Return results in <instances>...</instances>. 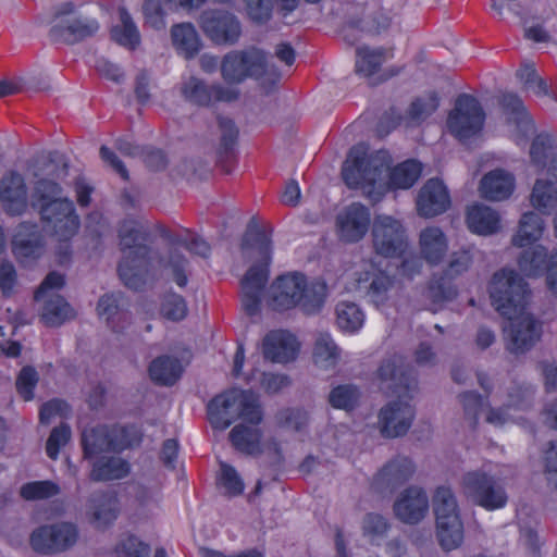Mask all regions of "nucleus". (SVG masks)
<instances>
[{
    "mask_svg": "<svg viewBox=\"0 0 557 557\" xmlns=\"http://www.w3.org/2000/svg\"><path fill=\"white\" fill-rule=\"evenodd\" d=\"M388 150L369 152L367 144L352 146L342 168V177L347 187L361 188L367 198L380 202L389 190L409 189L420 178L423 164L417 159H407L391 168Z\"/></svg>",
    "mask_w": 557,
    "mask_h": 557,
    "instance_id": "1",
    "label": "nucleus"
},
{
    "mask_svg": "<svg viewBox=\"0 0 557 557\" xmlns=\"http://www.w3.org/2000/svg\"><path fill=\"white\" fill-rule=\"evenodd\" d=\"M490 298L495 310L509 322L507 349L513 354L529 351L541 339L542 323L525 312L531 289L515 270L503 268L490 282Z\"/></svg>",
    "mask_w": 557,
    "mask_h": 557,
    "instance_id": "2",
    "label": "nucleus"
},
{
    "mask_svg": "<svg viewBox=\"0 0 557 557\" xmlns=\"http://www.w3.org/2000/svg\"><path fill=\"white\" fill-rule=\"evenodd\" d=\"M144 440L143 429L136 423L98 424L85 429L81 445L84 458L92 460L89 478L94 482L122 480L131 473V463L117 456L101 454H122L138 447Z\"/></svg>",
    "mask_w": 557,
    "mask_h": 557,
    "instance_id": "3",
    "label": "nucleus"
},
{
    "mask_svg": "<svg viewBox=\"0 0 557 557\" xmlns=\"http://www.w3.org/2000/svg\"><path fill=\"white\" fill-rule=\"evenodd\" d=\"M60 183L51 178H39L34 183L30 206L38 213L44 227L59 242L55 248L57 262L66 265L72 260V239L81 228V218L75 203L63 197Z\"/></svg>",
    "mask_w": 557,
    "mask_h": 557,
    "instance_id": "4",
    "label": "nucleus"
},
{
    "mask_svg": "<svg viewBox=\"0 0 557 557\" xmlns=\"http://www.w3.org/2000/svg\"><path fill=\"white\" fill-rule=\"evenodd\" d=\"M376 374L382 384H386L384 388L387 394L397 397L380 410V432L386 438L403 436L409 431L416 416L411 405L418 385L414 370L405 364L401 356H393L382 361Z\"/></svg>",
    "mask_w": 557,
    "mask_h": 557,
    "instance_id": "5",
    "label": "nucleus"
},
{
    "mask_svg": "<svg viewBox=\"0 0 557 557\" xmlns=\"http://www.w3.org/2000/svg\"><path fill=\"white\" fill-rule=\"evenodd\" d=\"M148 237L147 230L135 220H124L119 228L122 259L117 274L126 287L137 292L147 285L152 268V250L144 243Z\"/></svg>",
    "mask_w": 557,
    "mask_h": 557,
    "instance_id": "6",
    "label": "nucleus"
},
{
    "mask_svg": "<svg viewBox=\"0 0 557 557\" xmlns=\"http://www.w3.org/2000/svg\"><path fill=\"white\" fill-rule=\"evenodd\" d=\"M242 249H256L260 256V262L251 265L240 282L242 308L247 315L255 317L260 312L263 292L269 281L272 261L271 233L257 224H249L242 240Z\"/></svg>",
    "mask_w": 557,
    "mask_h": 557,
    "instance_id": "7",
    "label": "nucleus"
},
{
    "mask_svg": "<svg viewBox=\"0 0 557 557\" xmlns=\"http://www.w3.org/2000/svg\"><path fill=\"white\" fill-rule=\"evenodd\" d=\"M327 285L322 280L308 282L300 272H289L275 278L271 286V304L276 311L299 307L306 314H315L324 306Z\"/></svg>",
    "mask_w": 557,
    "mask_h": 557,
    "instance_id": "8",
    "label": "nucleus"
},
{
    "mask_svg": "<svg viewBox=\"0 0 557 557\" xmlns=\"http://www.w3.org/2000/svg\"><path fill=\"white\" fill-rule=\"evenodd\" d=\"M530 158L546 175L535 181L530 201L537 211L547 214L557 206V135L539 133L531 143Z\"/></svg>",
    "mask_w": 557,
    "mask_h": 557,
    "instance_id": "9",
    "label": "nucleus"
},
{
    "mask_svg": "<svg viewBox=\"0 0 557 557\" xmlns=\"http://www.w3.org/2000/svg\"><path fill=\"white\" fill-rule=\"evenodd\" d=\"M220 71L227 84H242L253 78L262 87L273 88L281 79V72L269 63L268 53L256 46L227 52L221 60Z\"/></svg>",
    "mask_w": 557,
    "mask_h": 557,
    "instance_id": "10",
    "label": "nucleus"
},
{
    "mask_svg": "<svg viewBox=\"0 0 557 557\" xmlns=\"http://www.w3.org/2000/svg\"><path fill=\"white\" fill-rule=\"evenodd\" d=\"M207 416L211 426L224 431L237 420L249 424H260L262 408L257 398L248 391L231 388L210 399Z\"/></svg>",
    "mask_w": 557,
    "mask_h": 557,
    "instance_id": "11",
    "label": "nucleus"
},
{
    "mask_svg": "<svg viewBox=\"0 0 557 557\" xmlns=\"http://www.w3.org/2000/svg\"><path fill=\"white\" fill-rule=\"evenodd\" d=\"M436 536L444 550H453L463 542V523L456 497L448 486H438L433 495Z\"/></svg>",
    "mask_w": 557,
    "mask_h": 557,
    "instance_id": "12",
    "label": "nucleus"
},
{
    "mask_svg": "<svg viewBox=\"0 0 557 557\" xmlns=\"http://www.w3.org/2000/svg\"><path fill=\"white\" fill-rule=\"evenodd\" d=\"M485 122V112L480 101L472 95L460 94L447 116L449 133L460 141L478 135Z\"/></svg>",
    "mask_w": 557,
    "mask_h": 557,
    "instance_id": "13",
    "label": "nucleus"
},
{
    "mask_svg": "<svg viewBox=\"0 0 557 557\" xmlns=\"http://www.w3.org/2000/svg\"><path fill=\"white\" fill-rule=\"evenodd\" d=\"M462 487L467 497L487 511L502 509L507 505L508 496L504 486L485 472H467L462 478Z\"/></svg>",
    "mask_w": 557,
    "mask_h": 557,
    "instance_id": "14",
    "label": "nucleus"
},
{
    "mask_svg": "<svg viewBox=\"0 0 557 557\" xmlns=\"http://www.w3.org/2000/svg\"><path fill=\"white\" fill-rule=\"evenodd\" d=\"M473 262L470 249L461 248L449 255L448 262L443 272L429 285L430 299L434 305L450 301L458 295L453 281L466 273Z\"/></svg>",
    "mask_w": 557,
    "mask_h": 557,
    "instance_id": "15",
    "label": "nucleus"
},
{
    "mask_svg": "<svg viewBox=\"0 0 557 557\" xmlns=\"http://www.w3.org/2000/svg\"><path fill=\"white\" fill-rule=\"evenodd\" d=\"M372 242L377 255L401 258L408 248L406 230L400 221L389 215H377L372 225Z\"/></svg>",
    "mask_w": 557,
    "mask_h": 557,
    "instance_id": "16",
    "label": "nucleus"
},
{
    "mask_svg": "<svg viewBox=\"0 0 557 557\" xmlns=\"http://www.w3.org/2000/svg\"><path fill=\"white\" fill-rule=\"evenodd\" d=\"M199 26L205 36L215 45H235L242 36L239 20L226 10L202 11L199 16Z\"/></svg>",
    "mask_w": 557,
    "mask_h": 557,
    "instance_id": "17",
    "label": "nucleus"
},
{
    "mask_svg": "<svg viewBox=\"0 0 557 557\" xmlns=\"http://www.w3.org/2000/svg\"><path fill=\"white\" fill-rule=\"evenodd\" d=\"M78 529L72 522H59L41 525L30 534L33 549L41 554L62 553L75 545Z\"/></svg>",
    "mask_w": 557,
    "mask_h": 557,
    "instance_id": "18",
    "label": "nucleus"
},
{
    "mask_svg": "<svg viewBox=\"0 0 557 557\" xmlns=\"http://www.w3.org/2000/svg\"><path fill=\"white\" fill-rule=\"evenodd\" d=\"M518 267L529 277H540L545 273L547 288L557 297V247L548 255L544 246L533 245L520 253Z\"/></svg>",
    "mask_w": 557,
    "mask_h": 557,
    "instance_id": "19",
    "label": "nucleus"
},
{
    "mask_svg": "<svg viewBox=\"0 0 557 557\" xmlns=\"http://www.w3.org/2000/svg\"><path fill=\"white\" fill-rule=\"evenodd\" d=\"M335 224L338 238L342 242L358 243L369 232L371 211L361 202H351L337 214Z\"/></svg>",
    "mask_w": 557,
    "mask_h": 557,
    "instance_id": "20",
    "label": "nucleus"
},
{
    "mask_svg": "<svg viewBox=\"0 0 557 557\" xmlns=\"http://www.w3.org/2000/svg\"><path fill=\"white\" fill-rule=\"evenodd\" d=\"M11 247L18 263L25 265L37 261L45 251V239L38 224L20 222L12 236Z\"/></svg>",
    "mask_w": 557,
    "mask_h": 557,
    "instance_id": "21",
    "label": "nucleus"
},
{
    "mask_svg": "<svg viewBox=\"0 0 557 557\" xmlns=\"http://www.w3.org/2000/svg\"><path fill=\"white\" fill-rule=\"evenodd\" d=\"M0 203L8 216H22L27 212L28 187L24 176L15 170L8 171L0 180Z\"/></svg>",
    "mask_w": 557,
    "mask_h": 557,
    "instance_id": "22",
    "label": "nucleus"
},
{
    "mask_svg": "<svg viewBox=\"0 0 557 557\" xmlns=\"http://www.w3.org/2000/svg\"><path fill=\"white\" fill-rule=\"evenodd\" d=\"M416 472V463L406 456L388 460L372 478L371 487L379 493H393L409 481Z\"/></svg>",
    "mask_w": 557,
    "mask_h": 557,
    "instance_id": "23",
    "label": "nucleus"
},
{
    "mask_svg": "<svg viewBox=\"0 0 557 557\" xmlns=\"http://www.w3.org/2000/svg\"><path fill=\"white\" fill-rule=\"evenodd\" d=\"M450 195L438 177L428 180L417 196V212L422 218H434L446 212L450 207Z\"/></svg>",
    "mask_w": 557,
    "mask_h": 557,
    "instance_id": "24",
    "label": "nucleus"
},
{
    "mask_svg": "<svg viewBox=\"0 0 557 557\" xmlns=\"http://www.w3.org/2000/svg\"><path fill=\"white\" fill-rule=\"evenodd\" d=\"M99 28L97 18L78 15L61 20L50 28L49 36L53 41L74 45L95 36Z\"/></svg>",
    "mask_w": 557,
    "mask_h": 557,
    "instance_id": "25",
    "label": "nucleus"
},
{
    "mask_svg": "<svg viewBox=\"0 0 557 557\" xmlns=\"http://www.w3.org/2000/svg\"><path fill=\"white\" fill-rule=\"evenodd\" d=\"M186 100L200 107H209L213 102H232L238 99L239 91L222 85H207L203 81L191 77L182 88Z\"/></svg>",
    "mask_w": 557,
    "mask_h": 557,
    "instance_id": "26",
    "label": "nucleus"
},
{
    "mask_svg": "<svg viewBox=\"0 0 557 557\" xmlns=\"http://www.w3.org/2000/svg\"><path fill=\"white\" fill-rule=\"evenodd\" d=\"M300 350L297 337L285 330L270 331L262 341V352L267 360L275 363L294 361Z\"/></svg>",
    "mask_w": 557,
    "mask_h": 557,
    "instance_id": "27",
    "label": "nucleus"
},
{
    "mask_svg": "<svg viewBox=\"0 0 557 557\" xmlns=\"http://www.w3.org/2000/svg\"><path fill=\"white\" fill-rule=\"evenodd\" d=\"M393 509L401 522L417 524L429 511L428 495L421 487L409 486L396 499Z\"/></svg>",
    "mask_w": 557,
    "mask_h": 557,
    "instance_id": "28",
    "label": "nucleus"
},
{
    "mask_svg": "<svg viewBox=\"0 0 557 557\" xmlns=\"http://www.w3.org/2000/svg\"><path fill=\"white\" fill-rule=\"evenodd\" d=\"M90 523L97 529L104 530L117 519L120 500L113 491H98L90 497Z\"/></svg>",
    "mask_w": 557,
    "mask_h": 557,
    "instance_id": "29",
    "label": "nucleus"
},
{
    "mask_svg": "<svg viewBox=\"0 0 557 557\" xmlns=\"http://www.w3.org/2000/svg\"><path fill=\"white\" fill-rule=\"evenodd\" d=\"M394 280L383 271H366L357 280V288L364 293V297L376 308L384 306L388 300L389 290Z\"/></svg>",
    "mask_w": 557,
    "mask_h": 557,
    "instance_id": "30",
    "label": "nucleus"
},
{
    "mask_svg": "<svg viewBox=\"0 0 557 557\" xmlns=\"http://www.w3.org/2000/svg\"><path fill=\"white\" fill-rule=\"evenodd\" d=\"M516 189V177L504 169H495L483 175L480 182L481 196L490 201L508 199Z\"/></svg>",
    "mask_w": 557,
    "mask_h": 557,
    "instance_id": "31",
    "label": "nucleus"
},
{
    "mask_svg": "<svg viewBox=\"0 0 557 557\" xmlns=\"http://www.w3.org/2000/svg\"><path fill=\"white\" fill-rule=\"evenodd\" d=\"M218 124L222 134L216 149V163L224 173L230 174L236 157L235 148L239 131L235 122L230 117L219 115Z\"/></svg>",
    "mask_w": 557,
    "mask_h": 557,
    "instance_id": "32",
    "label": "nucleus"
},
{
    "mask_svg": "<svg viewBox=\"0 0 557 557\" xmlns=\"http://www.w3.org/2000/svg\"><path fill=\"white\" fill-rule=\"evenodd\" d=\"M466 223L472 234L488 236L500 230V215L485 205L474 203L467 208Z\"/></svg>",
    "mask_w": 557,
    "mask_h": 557,
    "instance_id": "33",
    "label": "nucleus"
},
{
    "mask_svg": "<svg viewBox=\"0 0 557 557\" xmlns=\"http://www.w3.org/2000/svg\"><path fill=\"white\" fill-rule=\"evenodd\" d=\"M228 441L236 451L247 456H256L262 451V431L259 424H236L228 433Z\"/></svg>",
    "mask_w": 557,
    "mask_h": 557,
    "instance_id": "34",
    "label": "nucleus"
},
{
    "mask_svg": "<svg viewBox=\"0 0 557 557\" xmlns=\"http://www.w3.org/2000/svg\"><path fill=\"white\" fill-rule=\"evenodd\" d=\"M476 379L479 385L486 393L485 397L475 391H467L459 395L465 414L470 420L473 429L478 426L481 412L488 405V396L492 392V383L487 373L479 371L476 372Z\"/></svg>",
    "mask_w": 557,
    "mask_h": 557,
    "instance_id": "35",
    "label": "nucleus"
},
{
    "mask_svg": "<svg viewBox=\"0 0 557 557\" xmlns=\"http://www.w3.org/2000/svg\"><path fill=\"white\" fill-rule=\"evenodd\" d=\"M120 23L113 25L110 29L111 39L119 46L128 50H136L140 42L141 36L133 16L125 7L117 8Z\"/></svg>",
    "mask_w": 557,
    "mask_h": 557,
    "instance_id": "36",
    "label": "nucleus"
},
{
    "mask_svg": "<svg viewBox=\"0 0 557 557\" xmlns=\"http://www.w3.org/2000/svg\"><path fill=\"white\" fill-rule=\"evenodd\" d=\"M419 243L421 253L429 264L437 265L443 261L448 249V243L440 227L430 226L422 230Z\"/></svg>",
    "mask_w": 557,
    "mask_h": 557,
    "instance_id": "37",
    "label": "nucleus"
},
{
    "mask_svg": "<svg viewBox=\"0 0 557 557\" xmlns=\"http://www.w3.org/2000/svg\"><path fill=\"white\" fill-rule=\"evenodd\" d=\"M148 371L153 383L172 386L180 380L183 368L177 358L164 355L153 359Z\"/></svg>",
    "mask_w": 557,
    "mask_h": 557,
    "instance_id": "38",
    "label": "nucleus"
},
{
    "mask_svg": "<svg viewBox=\"0 0 557 557\" xmlns=\"http://www.w3.org/2000/svg\"><path fill=\"white\" fill-rule=\"evenodd\" d=\"M97 312L100 318H104L108 326L114 333H123L129 324V313L120 311L117 296L113 293L104 294L98 300Z\"/></svg>",
    "mask_w": 557,
    "mask_h": 557,
    "instance_id": "39",
    "label": "nucleus"
},
{
    "mask_svg": "<svg viewBox=\"0 0 557 557\" xmlns=\"http://www.w3.org/2000/svg\"><path fill=\"white\" fill-rule=\"evenodd\" d=\"M172 42L186 59L194 58L201 48L200 38L191 23L175 24L171 28Z\"/></svg>",
    "mask_w": 557,
    "mask_h": 557,
    "instance_id": "40",
    "label": "nucleus"
},
{
    "mask_svg": "<svg viewBox=\"0 0 557 557\" xmlns=\"http://www.w3.org/2000/svg\"><path fill=\"white\" fill-rule=\"evenodd\" d=\"M544 222L533 211L522 214L517 233L512 236V245L519 248L533 245L543 235Z\"/></svg>",
    "mask_w": 557,
    "mask_h": 557,
    "instance_id": "41",
    "label": "nucleus"
},
{
    "mask_svg": "<svg viewBox=\"0 0 557 557\" xmlns=\"http://www.w3.org/2000/svg\"><path fill=\"white\" fill-rule=\"evenodd\" d=\"M339 357V348L331 334L327 332L320 333L313 345L312 359L314 364L325 370L332 369L337 364Z\"/></svg>",
    "mask_w": 557,
    "mask_h": 557,
    "instance_id": "42",
    "label": "nucleus"
},
{
    "mask_svg": "<svg viewBox=\"0 0 557 557\" xmlns=\"http://www.w3.org/2000/svg\"><path fill=\"white\" fill-rule=\"evenodd\" d=\"M386 58L387 50L384 48L359 47L356 50V73L370 78L380 71Z\"/></svg>",
    "mask_w": 557,
    "mask_h": 557,
    "instance_id": "43",
    "label": "nucleus"
},
{
    "mask_svg": "<svg viewBox=\"0 0 557 557\" xmlns=\"http://www.w3.org/2000/svg\"><path fill=\"white\" fill-rule=\"evenodd\" d=\"M75 317V312L66 299L60 295L49 298L42 308L40 320L46 326H60Z\"/></svg>",
    "mask_w": 557,
    "mask_h": 557,
    "instance_id": "44",
    "label": "nucleus"
},
{
    "mask_svg": "<svg viewBox=\"0 0 557 557\" xmlns=\"http://www.w3.org/2000/svg\"><path fill=\"white\" fill-rule=\"evenodd\" d=\"M172 3L169 0H145L141 12L145 26L153 30H164L168 26V15Z\"/></svg>",
    "mask_w": 557,
    "mask_h": 557,
    "instance_id": "45",
    "label": "nucleus"
},
{
    "mask_svg": "<svg viewBox=\"0 0 557 557\" xmlns=\"http://www.w3.org/2000/svg\"><path fill=\"white\" fill-rule=\"evenodd\" d=\"M499 104L510 123L517 126H533V121L517 94L504 92L499 98Z\"/></svg>",
    "mask_w": 557,
    "mask_h": 557,
    "instance_id": "46",
    "label": "nucleus"
},
{
    "mask_svg": "<svg viewBox=\"0 0 557 557\" xmlns=\"http://www.w3.org/2000/svg\"><path fill=\"white\" fill-rule=\"evenodd\" d=\"M114 550L117 557H149L151 553L150 545L134 534L122 537ZM153 557H166L165 549L157 548Z\"/></svg>",
    "mask_w": 557,
    "mask_h": 557,
    "instance_id": "47",
    "label": "nucleus"
},
{
    "mask_svg": "<svg viewBox=\"0 0 557 557\" xmlns=\"http://www.w3.org/2000/svg\"><path fill=\"white\" fill-rule=\"evenodd\" d=\"M336 322L341 330L354 333L363 325L364 313L355 302L341 301L336 306Z\"/></svg>",
    "mask_w": 557,
    "mask_h": 557,
    "instance_id": "48",
    "label": "nucleus"
},
{
    "mask_svg": "<svg viewBox=\"0 0 557 557\" xmlns=\"http://www.w3.org/2000/svg\"><path fill=\"white\" fill-rule=\"evenodd\" d=\"M440 107V97L435 90L426 92L423 97H417L407 110V116L412 122H422L433 114Z\"/></svg>",
    "mask_w": 557,
    "mask_h": 557,
    "instance_id": "49",
    "label": "nucleus"
},
{
    "mask_svg": "<svg viewBox=\"0 0 557 557\" xmlns=\"http://www.w3.org/2000/svg\"><path fill=\"white\" fill-rule=\"evenodd\" d=\"M216 484L224 490L228 497H236L244 493L245 483L235 467L221 462Z\"/></svg>",
    "mask_w": 557,
    "mask_h": 557,
    "instance_id": "50",
    "label": "nucleus"
},
{
    "mask_svg": "<svg viewBox=\"0 0 557 557\" xmlns=\"http://www.w3.org/2000/svg\"><path fill=\"white\" fill-rule=\"evenodd\" d=\"M359 400V389L351 384H341L332 388L329 403L335 409L352 410Z\"/></svg>",
    "mask_w": 557,
    "mask_h": 557,
    "instance_id": "51",
    "label": "nucleus"
},
{
    "mask_svg": "<svg viewBox=\"0 0 557 557\" xmlns=\"http://www.w3.org/2000/svg\"><path fill=\"white\" fill-rule=\"evenodd\" d=\"M60 493V486L50 480L27 482L21 486L20 495L25 500H41Z\"/></svg>",
    "mask_w": 557,
    "mask_h": 557,
    "instance_id": "52",
    "label": "nucleus"
},
{
    "mask_svg": "<svg viewBox=\"0 0 557 557\" xmlns=\"http://www.w3.org/2000/svg\"><path fill=\"white\" fill-rule=\"evenodd\" d=\"M160 313L164 319L173 322L184 320L188 313L185 298L172 292L165 294L161 301Z\"/></svg>",
    "mask_w": 557,
    "mask_h": 557,
    "instance_id": "53",
    "label": "nucleus"
},
{
    "mask_svg": "<svg viewBox=\"0 0 557 557\" xmlns=\"http://www.w3.org/2000/svg\"><path fill=\"white\" fill-rule=\"evenodd\" d=\"M71 428L66 423L53 428L46 443L47 456L57 460L62 447H64L71 440Z\"/></svg>",
    "mask_w": 557,
    "mask_h": 557,
    "instance_id": "54",
    "label": "nucleus"
},
{
    "mask_svg": "<svg viewBox=\"0 0 557 557\" xmlns=\"http://www.w3.org/2000/svg\"><path fill=\"white\" fill-rule=\"evenodd\" d=\"M543 472L547 485L557 491V441H550L542 453Z\"/></svg>",
    "mask_w": 557,
    "mask_h": 557,
    "instance_id": "55",
    "label": "nucleus"
},
{
    "mask_svg": "<svg viewBox=\"0 0 557 557\" xmlns=\"http://www.w3.org/2000/svg\"><path fill=\"white\" fill-rule=\"evenodd\" d=\"M517 77L527 88L532 89L535 95H548V86L543 78L537 76L536 70L533 64H523L517 71Z\"/></svg>",
    "mask_w": 557,
    "mask_h": 557,
    "instance_id": "56",
    "label": "nucleus"
},
{
    "mask_svg": "<svg viewBox=\"0 0 557 557\" xmlns=\"http://www.w3.org/2000/svg\"><path fill=\"white\" fill-rule=\"evenodd\" d=\"M278 425L294 431H301L309 421L308 412L302 408H286L277 413Z\"/></svg>",
    "mask_w": 557,
    "mask_h": 557,
    "instance_id": "57",
    "label": "nucleus"
},
{
    "mask_svg": "<svg viewBox=\"0 0 557 557\" xmlns=\"http://www.w3.org/2000/svg\"><path fill=\"white\" fill-rule=\"evenodd\" d=\"M38 383V373L30 366L23 367L16 379V391L20 396L29 401L34 398V391Z\"/></svg>",
    "mask_w": 557,
    "mask_h": 557,
    "instance_id": "58",
    "label": "nucleus"
},
{
    "mask_svg": "<svg viewBox=\"0 0 557 557\" xmlns=\"http://www.w3.org/2000/svg\"><path fill=\"white\" fill-rule=\"evenodd\" d=\"M187 264L188 260L183 253L176 250H172L170 252L166 265L171 268L173 280L180 287H185L188 283V276L186 273Z\"/></svg>",
    "mask_w": 557,
    "mask_h": 557,
    "instance_id": "59",
    "label": "nucleus"
},
{
    "mask_svg": "<svg viewBox=\"0 0 557 557\" xmlns=\"http://www.w3.org/2000/svg\"><path fill=\"white\" fill-rule=\"evenodd\" d=\"M70 406L65 400L53 398L41 405L39 410V420L42 424H48L52 418L60 416L66 417Z\"/></svg>",
    "mask_w": 557,
    "mask_h": 557,
    "instance_id": "60",
    "label": "nucleus"
},
{
    "mask_svg": "<svg viewBox=\"0 0 557 557\" xmlns=\"http://www.w3.org/2000/svg\"><path fill=\"white\" fill-rule=\"evenodd\" d=\"M249 18L257 23H265L272 15V0H245Z\"/></svg>",
    "mask_w": 557,
    "mask_h": 557,
    "instance_id": "61",
    "label": "nucleus"
},
{
    "mask_svg": "<svg viewBox=\"0 0 557 557\" xmlns=\"http://www.w3.org/2000/svg\"><path fill=\"white\" fill-rule=\"evenodd\" d=\"M17 283V273L12 262H0V290L4 297H10Z\"/></svg>",
    "mask_w": 557,
    "mask_h": 557,
    "instance_id": "62",
    "label": "nucleus"
},
{
    "mask_svg": "<svg viewBox=\"0 0 557 557\" xmlns=\"http://www.w3.org/2000/svg\"><path fill=\"white\" fill-rule=\"evenodd\" d=\"M290 384V379L286 374L263 372L260 385L267 394H276Z\"/></svg>",
    "mask_w": 557,
    "mask_h": 557,
    "instance_id": "63",
    "label": "nucleus"
},
{
    "mask_svg": "<svg viewBox=\"0 0 557 557\" xmlns=\"http://www.w3.org/2000/svg\"><path fill=\"white\" fill-rule=\"evenodd\" d=\"M389 523L382 515L370 512L363 519V531L366 534L383 536L387 533Z\"/></svg>",
    "mask_w": 557,
    "mask_h": 557,
    "instance_id": "64",
    "label": "nucleus"
}]
</instances>
